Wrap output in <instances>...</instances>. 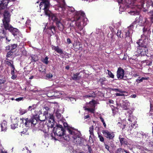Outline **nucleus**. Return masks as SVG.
<instances>
[{
    "label": "nucleus",
    "mask_w": 153,
    "mask_h": 153,
    "mask_svg": "<svg viewBox=\"0 0 153 153\" xmlns=\"http://www.w3.org/2000/svg\"><path fill=\"white\" fill-rule=\"evenodd\" d=\"M130 97L133 98H135L136 97V94L132 95Z\"/></svg>",
    "instance_id": "56"
},
{
    "label": "nucleus",
    "mask_w": 153,
    "mask_h": 153,
    "mask_svg": "<svg viewBox=\"0 0 153 153\" xmlns=\"http://www.w3.org/2000/svg\"><path fill=\"white\" fill-rule=\"evenodd\" d=\"M147 3L149 6H151L153 7V2L151 0H148L147 1Z\"/></svg>",
    "instance_id": "37"
},
{
    "label": "nucleus",
    "mask_w": 153,
    "mask_h": 153,
    "mask_svg": "<svg viewBox=\"0 0 153 153\" xmlns=\"http://www.w3.org/2000/svg\"><path fill=\"white\" fill-rule=\"evenodd\" d=\"M150 13L151 14L150 15L151 16V18L152 20H153V10L150 11Z\"/></svg>",
    "instance_id": "51"
},
{
    "label": "nucleus",
    "mask_w": 153,
    "mask_h": 153,
    "mask_svg": "<svg viewBox=\"0 0 153 153\" xmlns=\"http://www.w3.org/2000/svg\"><path fill=\"white\" fill-rule=\"evenodd\" d=\"M48 111H47V110H45L44 111L43 114L47 117V116L48 115Z\"/></svg>",
    "instance_id": "50"
},
{
    "label": "nucleus",
    "mask_w": 153,
    "mask_h": 153,
    "mask_svg": "<svg viewBox=\"0 0 153 153\" xmlns=\"http://www.w3.org/2000/svg\"><path fill=\"white\" fill-rule=\"evenodd\" d=\"M63 125L66 128L67 127L68 124L67 123H63Z\"/></svg>",
    "instance_id": "59"
},
{
    "label": "nucleus",
    "mask_w": 153,
    "mask_h": 153,
    "mask_svg": "<svg viewBox=\"0 0 153 153\" xmlns=\"http://www.w3.org/2000/svg\"><path fill=\"white\" fill-rule=\"evenodd\" d=\"M128 120L131 122H132L134 121V118H133V117L131 116H129Z\"/></svg>",
    "instance_id": "40"
},
{
    "label": "nucleus",
    "mask_w": 153,
    "mask_h": 153,
    "mask_svg": "<svg viewBox=\"0 0 153 153\" xmlns=\"http://www.w3.org/2000/svg\"><path fill=\"white\" fill-rule=\"evenodd\" d=\"M79 44V46L78 47V46H77V45H76V48L77 49H81V47H80V44L79 43H78Z\"/></svg>",
    "instance_id": "55"
},
{
    "label": "nucleus",
    "mask_w": 153,
    "mask_h": 153,
    "mask_svg": "<svg viewBox=\"0 0 153 153\" xmlns=\"http://www.w3.org/2000/svg\"><path fill=\"white\" fill-rule=\"evenodd\" d=\"M41 114H39V120L41 121H44L47 119V117L42 114L41 111L40 112Z\"/></svg>",
    "instance_id": "22"
},
{
    "label": "nucleus",
    "mask_w": 153,
    "mask_h": 153,
    "mask_svg": "<svg viewBox=\"0 0 153 153\" xmlns=\"http://www.w3.org/2000/svg\"><path fill=\"white\" fill-rule=\"evenodd\" d=\"M52 49L54 50L60 54L63 53V51L60 48H59V47L54 46L52 47Z\"/></svg>",
    "instance_id": "20"
},
{
    "label": "nucleus",
    "mask_w": 153,
    "mask_h": 153,
    "mask_svg": "<svg viewBox=\"0 0 153 153\" xmlns=\"http://www.w3.org/2000/svg\"><path fill=\"white\" fill-rule=\"evenodd\" d=\"M11 67L12 68V69L11 70H13V71H14L15 69V68L13 64L11 65Z\"/></svg>",
    "instance_id": "60"
},
{
    "label": "nucleus",
    "mask_w": 153,
    "mask_h": 153,
    "mask_svg": "<svg viewBox=\"0 0 153 153\" xmlns=\"http://www.w3.org/2000/svg\"><path fill=\"white\" fill-rule=\"evenodd\" d=\"M142 17L140 16L139 18V22L140 23H141V25H144L145 23H147V20L146 18H144L143 20H142Z\"/></svg>",
    "instance_id": "19"
},
{
    "label": "nucleus",
    "mask_w": 153,
    "mask_h": 153,
    "mask_svg": "<svg viewBox=\"0 0 153 153\" xmlns=\"http://www.w3.org/2000/svg\"><path fill=\"white\" fill-rule=\"evenodd\" d=\"M17 77V76L16 75H12L11 77V78L12 79H15Z\"/></svg>",
    "instance_id": "52"
},
{
    "label": "nucleus",
    "mask_w": 153,
    "mask_h": 153,
    "mask_svg": "<svg viewBox=\"0 0 153 153\" xmlns=\"http://www.w3.org/2000/svg\"><path fill=\"white\" fill-rule=\"evenodd\" d=\"M90 104L92 103L93 105L95 104V101H92L89 102Z\"/></svg>",
    "instance_id": "64"
},
{
    "label": "nucleus",
    "mask_w": 153,
    "mask_h": 153,
    "mask_svg": "<svg viewBox=\"0 0 153 153\" xmlns=\"http://www.w3.org/2000/svg\"><path fill=\"white\" fill-rule=\"evenodd\" d=\"M133 33V30H128L126 32V37H130Z\"/></svg>",
    "instance_id": "25"
},
{
    "label": "nucleus",
    "mask_w": 153,
    "mask_h": 153,
    "mask_svg": "<svg viewBox=\"0 0 153 153\" xmlns=\"http://www.w3.org/2000/svg\"><path fill=\"white\" fill-rule=\"evenodd\" d=\"M6 64L8 66H10L13 64V63H11L10 62L8 61H6Z\"/></svg>",
    "instance_id": "49"
},
{
    "label": "nucleus",
    "mask_w": 153,
    "mask_h": 153,
    "mask_svg": "<svg viewBox=\"0 0 153 153\" xmlns=\"http://www.w3.org/2000/svg\"><path fill=\"white\" fill-rule=\"evenodd\" d=\"M108 71V74L109 76L111 78H113L114 77V75L111 72L108 70H107Z\"/></svg>",
    "instance_id": "35"
},
{
    "label": "nucleus",
    "mask_w": 153,
    "mask_h": 153,
    "mask_svg": "<svg viewBox=\"0 0 153 153\" xmlns=\"http://www.w3.org/2000/svg\"><path fill=\"white\" fill-rule=\"evenodd\" d=\"M133 25L131 24L129 27H128V29L129 30H132V29L133 28Z\"/></svg>",
    "instance_id": "48"
},
{
    "label": "nucleus",
    "mask_w": 153,
    "mask_h": 153,
    "mask_svg": "<svg viewBox=\"0 0 153 153\" xmlns=\"http://www.w3.org/2000/svg\"><path fill=\"white\" fill-rule=\"evenodd\" d=\"M23 99V97H19V98H16L15 99V100L17 101H19L22 100Z\"/></svg>",
    "instance_id": "44"
},
{
    "label": "nucleus",
    "mask_w": 153,
    "mask_h": 153,
    "mask_svg": "<svg viewBox=\"0 0 153 153\" xmlns=\"http://www.w3.org/2000/svg\"><path fill=\"white\" fill-rule=\"evenodd\" d=\"M67 42L68 44H70L71 43V41L69 38H68L67 39Z\"/></svg>",
    "instance_id": "57"
},
{
    "label": "nucleus",
    "mask_w": 153,
    "mask_h": 153,
    "mask_svg": "<svg viewBox=\"0 0 153 153\" xmlns=\"http://www.w3.org/2000/svg\"><path fill=\"white\" fill-rule=\"evenodd\" d=\"M36 107V105L33 104L32 106H30L27 109L28 111H31L33 110H34Z\"/></svg>",
    "instance_id": "26"
},
{
    "label": "nucleus",
    "mask_w": 153,
    "mask_h": 153,
    "mask_svg": "<svg viewBox=\"0 0 153 153\" xmlns=\"http://www.w3.org/2000/svg\"><path fill=\"white\" fill-rule=\"evenodd\" d=\"M44 109H45V110H47V111H48V110H49V108L47 106L45 107L44 108Z\"/></svg>",
    "instance_id": "58"
},
{
    "label": "nucleus",
    "mask_w": 153,
    "mask_h": 153,
    "mask_svg": "<svg viewBox=\"0 0 153 153\" xmlns=\"http://www.w3.org/2000/svg\"><path fill=\"white\" fill-rule=\"evenodd\" d=\"M89 117V116L88 115H87L84 116V118L85 119H86L88 118Z\"/></svg>",
    "instance_id": "62"
},
{
    "label": "nucleus",
    "mask_w": 153,
    "mask_h": 153,
    "mask_svg": "<svg viewBox=\"0 0 153 153\" xmlns=\"http://www.w3.org/2000/svg\"><path fill=\"white\" fill-rule=\"evenodd\" d=\"M5 30H8L10 32L13 33V34L14 36L16 35L17 33L18 32L19 30L16 28H13L12 26L10 25H9L8 27H4Z\"/></svg>",
    "instance_id": "10"
},
{
    "label": "nucleus",
    "mask_w": 153,
    "mask_h": 153,
    "mask_svg": "<svg viewBox=\"0 0 153 153\" xmlns=\"http://www.w3.org/2000/svg\"><path fill=\"white\" fill-rule=\"evenodd\" d=\"M1 3H0V10H2L5 9L6 10L7 9L8 10L12 8V7L11 6L8 8H7V6L8 4L9 3L8 1L7 0H1Z\"/></svg>",
    "instance_id": "6"
},
{
    "label": "nucleus",
    "mask_w": 153,
    "mask_h": 153,
    "mask_svg": "<svg viewBox=\"0 0 153 153\" xmlns=\"http://www.w3.org/2000/svg\"><path fill=\"white\" fill-rule=\"evenodd\" d=\"M37 128H35L33 130V131H36V130H40L43 131L44 133H46V131L45 129V125L43 123H38L36 126Z\"/></svg>",
    "instance_id": "9"
},
{
    "label": "nucleus",
    "mask_w": 153,
    "mask_h": 153,
    "mask_svg": "<svg viewBox=\"0 0 153 153\" xmlns=\"http://www.w3.org/2000/svg\"><path fill=\"white\" fill-rule=\"evenodd\" d=\"M112 91L116 92H119L121 93L126 92L123 91L122 90L118 88H113L112 89Z\"/></svg>",
    "instance_id": "31"
},
{
    "label": "nucleus",
    "mask_w": 153,
    "mask_h": 153,
    "mask_svg": "<svg viewBox=\"0 0 153 153\" xmlns=\"http://www.w3.org/2000/svg\"><path fill=\"white\" fill-rule=\"evenodd\" d=\"M119 138L121 145H127V142L125 138H121L120 136H119Z\"/></svg>",
    "instance_id": "23"
},
{
    "label": "nucleus",
    "mask_w": 153,
    "mask_h": 153,
    "mask_svg": "<svg viewBox=\"0 0 153 153\" xmlns=\"http://www.w3.org/2000/svg\"><path fill=\"white\" fill-rule=\"evenodd\" d=\"M48 28L49 30H51V31L53 34L55 33V31L54 27L53 26H51L49 27Z\"/></svg>",
    "instance_id": "33"
},
{
    "label": "nucleus",
    "mask_w": 153,
    "mask_h": 153,
    "mask_svg": "<svg viewBox=\"0 0 153 153\" xmlns=\"http://www.w3.org/2000/svg\"><path fill=\"white\" fill-rule=\"evenodd\" d=\"M124 150L123 149H118V151L120 152V153H123V150Z\"/></svg>",
    "instance_id": "53"
},
{
    "label": "nucleus",
    "mask_w": 153,
    "mask_h": 153,
    "mask_svg": "<svg viewBox=\"0 0 153 153\" xmlns=\"http://www.w3.org/2000/svg\"><path fill=\"white\" fill-rule=\"evenodd\" d=\"M55 121L53 116H51L48 120V125L51 127H54L55 125Z\"/></svg>",
    "instance_id": "14"
},
{
    "label": "nucleus",
    "mask_w": 153,
    "mask_h": 153,
    "mask_svg": "<svg viewBox=\"0 0 153 153\" xmlns=\"http://www.w3.org/2000/svg\"><path fill=\"white\" fill-rule=\"evenodd\" d=\"M121 31H120V30L119 31V30H118L117 32V36L118 37H120V38L121 37H123V36L122 35H121Z\"/></svg>",
    "instance_id": "39"
},
{
    "label": "nucleus",
    "mask_w": 153,
    "mask_h": 153,
    "mask_svg": "<svg viewBox=\"0 0 153 153\" xmlns=\"http://www.w3.org/2000/svg\"><path fill=\"white\" fill-rule=\"evenodd\" d=\"M47 95L48 97H49L56 96V92L53 90H50L48 92Z\"/></svg>",
    "instance_id": "21"
},
{
    "label": "nucleus",
    "mask_w": 153,
    "mask_h": 153,
    "mask_svg": "<svg viewBox=\"0 0 153 153\" xmlns=\"http://www.w3.org/2000/svg\"><path fill=\"white\" fill-rule=\"evenodd\" d=\"M102 132L105 137L110 139H113L114 137L113 133L110 132L107 130H102Z\"/></svg>",
    "instance_id": "8"
},
{
    "label": "nucleus",
    "mask_w": 153,
    "mask_h": 153,
    "mask_svg": "<svg viewBox=\"0 0 153 153\" xmlns=\"http://www.w3.org/2000/svg\"><path fill=\"white\" fill-rule=\"evenodd\" d=\"M13 10V9L8 10L7 9L4 10L3 13V18L2 21L4 27H6V28L8 27L10 25L9 22L10 21L11 15L9 13V12L11 11L12 12Z\"/></svg>",
    "instance_id": "4"
},
{
    "label": "nucleus",
    "mask_w": 153,
    "mask_h": 153,
    "mask_svg": "<svg viewBox=\"0 0 153 153\" xmlns=\"http://www.w3.org/2000/svg\"><path fill=\"white\" fill-rule=\"evenodd\" d=\"M95 93L92 92L89 94L86 95L85 97H95Z\"/></svg>",
    "instance_id": "27"
},
{
    "label": "nucleus",
    "mask_w": 153,
    "mask_h": 153,
    "mask_svg": "<svg viewBox=\"0 0 153 153\" xmlns=\"http://www.w3.org/2000/svg\"><path fill=\"white\" fill-rule=\"evenodd\" d=\"M138 46L137 47V51L140 56H145L146 55L148 49L146 47V43L145 40L139 39L137 42Z\"/></svg>",
    "instance_id": "3"
},
{
    "label": "nucleus",
    "mask_w": 153,
    "mask_h": 153,
    "mask_svg": "<svg viewBox=\"0 0 153 153\" xmlns=\"http://www.w3.org/2000/svg\"><path fill=\"white\" fill-rule=\"evenodd\" d=\"M13 52L12 51L10 50V51L9 52H8L7 53V54L6 55V56L7 57H10V56H12L13 54Z\"/></svg>",
    "instance_id": "38"
},
{
    "label": "nucleus",
    "mask_w": 153,
    "mask_h": 153,
    "mask_svg": "<svg viewBox=\"0 0 153 153\" xmlns=\"http://www.w3.org/2000/svg\"><path fill=\"white\" fill-rule=\"evenodd\" d=\"M79 73H77L75 74H74L72 77V79L76 81L79 80L81 78V76H79Z\"/></svg>",
    "instance_id": "18"
},
{
    "label": "nucleus",
    "mask_w": 153,
    "mask_h": 153,
    "mask_svg": "<svg viewBox=\"0 0 153 153\" xmlns=\"http://www.w3.org/2000/svg\"><path fill=\"white\" fill-rule=\"evenodd\" d=\"M100 118L101 120V121L103 123V125H104L105 127H106V125L105 124V122L104 121V120L101 117H100Z\"/></svg>",
    "instance_id": "41"
},
{
    "label": "nucleus",
    "mask_w": 153,
    "mask_h": 153,
    "mask_svg": "<svg viewBox=\"0 0 153 153\" xmlns=\"http://www.w3.org/2000/svg\"><path fill=\"white\" fill-rule=\"evenodd\" d=\"M97 133L98 135V137L99 138L100 141L102 142H104V138L98 132Z\"/></svg>",
    "instance_id": "34"
},
{
    "label": "nucleus",
    "mask_w": 153,
    "mask_h": 153,
    "mask_svg": "<svg viewBox=\"0 0 153 153\" xmlns=\"http://www.w3.org/2000/svg\"><path fill=\"white\" fill-rule=\"evenodd\" d=\"M44 13L45 14L49 16L50 17H51L52 19L54 21H55L56 22H57V21H59V19L58 18L56 14H53L52 13H51V12L50 11H49V15H47L45 12V11H44Z\"/></svg>",
    "instance_id": "13"
},
{
    "label": "nucleus",
    "mask_w": 153,
    "mask_h": 153,
    "mask_svg": "<svg viewBox=\"0 0 153 153\" xmlns=\"http://www.w3.org/2000/svg\"><path fill=\"white\" fill-rule=\"evenodd\" d=\"M53 76V75L51 74L50 73L47 74L46 75V77L49 79L52 78Z\"/></svg>",
    "instance_id": "42"
},
{
    "label": "nucleus",
    "mask_w": 153,
    "mask_h": 153,
    "mask_svg": "<svg viewBox=\"0 0 153 153\" xmlns=\"http://www.w3.org/2000/svg\"><path fill=\"white\" fill-rule=\"evenodd\" d=\"M146 78L142 77L141 79H138L136 80V82L138 83L142 82L143 80L147 79Z\"/></svg>",
    "instance_id": "32"
},
{
    "label": "nucleus",
    "mask_w": 153,
    "mask_h": 153,
    "mask_svg": "<svg viewBox=\"0 0 153 153\" xmlns=\"http://www.w3.org/2000/svg\"><path fill=\"white\" fill-rule=\"evenodd\" d=\"M93 130H94V127L93 126H91L89 128V131L90 132V134L91 135L94 136V134L93 133Z\"/></svg>",
    "instance_id": "30"
},
{
    "label": "nucleus",
    "mask_w": 153,
    "mask_h": 153,
    "mask_svg": "<svg viewBox=\"0 0 153 153\" xmlns=\"http://www.w3.org/2000/svg\"><path fill=\"white\" fill-rule=\"evenodd\" d=\"M69 100H70V101L72 103H74V102L76 101L75 99L73 98H70Z\"/></svg>",
    "instance_id": "45"
},
{
    "label": "nucleus",
    "mask_w": 153,
    "mask_h": 153,
    "mask_svg": "<svg viewBox=\"0 0 153 153\" xmlns=\"http://www.w3.org/2000/svg\"><path fill=\"white\" fill-rule=\"evenodd\" d=\"M123 108L125 109H127V105H126V104H123Z\"/></svg>",
    "instance_id": "61"
},
{
    "label": "nucleus",
    "mask_w": 153,
    "mask_h": 153,
    "mask_svg": "<svg viewBox=\"0 0 153 153\" xmlns=\"http://www.w3.org/2000/svg\"><path fill=\"white\" fill-rule=\"evenodd\" d=\"M20 120H22V121L24 122V120L25 121V125L26 126V127L29 126V125H30V124L31 125V119H29L28 118H21Z\"/></svg>",
    "instance_id": "16"
},
{
    "label": "nucleus",
    "mask_w": 153,
    "mask_h": 153,
    "mask_svg": "<svg viewBox=\"0 0 153 153\" xmlns=\"http://www.w3.org/2000/svg\"><path fill=\"white\" fill-rule=\"evenodd\" d=\"M31 126L33 128V130L35 128H36L37 125L38 124L37 123V120L34 117H32L31 118Z\"/></svg>",
    "instance_id": "12"
},
{
    "label": "nucleus",
    "mask_w": 153,
    "mask_h": 153,
    "mask_svg": "<svg viewBox=\"0 0 153 153\" xmlns=\"http://www.w3.org/2000/svg\"><path fill=\"white\" fill-rule=\"evenodd\" d=\"M17 45L16 44H10L6 47V50H10L13 52H14L17 50Z\"/></svg>",
    "instance_id": "11"
},
{
    "label": "nucleus",
    "mask_w": 153,
    "mask_h": 153,
    "mask_svg": "<svg viewBox=\"0 0 153 153\" xmlns=\"http://www.w3.org/2000/svg\"><path fill=\"white\" fill-rule=\"evenodd\" d=\"M57 26L58 27V29L60 30H62L64 28V26L62 23L61 20H59L56 22Z\"/></svg>",
    "instance_id": "15"
},
{
    "label": "nucleus",
    "mask_w": 153,
    "mask_h": 153,
    "mask_svg": "<svg viewBox=\"0 0 153 153\" xmlns=\"http://www.w3.org/2000/svg\"><path fill=\"white\" fill-rule=\"evenodd\" d=\"M1 126L2 131H5L7 129V123L6 121H4L1 123Z\"/></svg>",
    "instance_id": "17"
},
{
    "label": "nucleus",
    "mask_w": 153,
    "mask_h": 153,
    "mask_svg": "<svg viewBox=\"0 0 153 153\" xmlns=\"http://www.w3.org/2000/svg\"><path fill=\"white\" fill-rule=\"evenodd\" d=\"M11 128L12 129H15L18 126V124L17 123H14L11 125Z\"/></svg>",
    "instance_id": "36"
},
{
    "label": "nucleus",
    "mask_w": 153,
    "mask_h": 153,
    "mask_svg": "<svg viewBox=\"0 0 153 153\" xmlns=\"http://www.w3.org/2000/svg\"><path fill=\"white\" fill-rule=\"evenodd\" d=\"M22 53L23 55H26L27 54V52L25 50H22Z\"/></svg>",
    "instance_id": "46"
},
{
    "label": "nucleus",
    "mask_w": 153,
    "mask_h": 153,
    "mask_svg": "<svg viewBox=\"0 0 153 153\" xmlns=\"http://www.w3.org/2000/svg\"><path fill=\"white\" fill-rule=\"evenodd\" d=\"M115 95L116 96H124V94H123L118 93H116L115 94Z\"/></svg>",
    "instance_id": "47"
},
{
    "label": "nucleus",
    "mask_w": 153,
    "mask_h": 153,
    "mask_svg": "<svg viewBox=\"0 0 153 153\" xmlns=\"http://www.w3.org/2000/svg\"><path fill=\"white\" fill-rule=\"evenodd\" d=\"M105 149H107V150L108 151H109V146L108 145L106 144H105Z\"/></svg>",
    "instance_id": "54"
},
{
    "label": "nucleus",
    "mask_w": 153,
    "mask_h": 153,
    "mask_svg": "<svg viewBox=\"0 0 153 153\" xmlns=\"http://www.w3.org/2000/svg\"><path fill=\"white\" fill-rule=\"evenodd\" d=\"M85 13L82 11H79L77 12L76 15L74 17V20L77 21L75 22L76 25L80 31H81L83 28V26L81 25L79 20L83 19L85 16Z\"/></svg>",
    "instance_id": "5"
},
{
    "label": "nucleus",
    "mask_w": 153,
    "mask_h": 153,
    "mask_svg": "<svg viewBox=\"0 0 153 153\" xmlns=\"http://www.w3.org/2000/svg\"><path fill=\"white\" fill-rule=\"evenodd\" d=\"M11 74L12 75H14V71H13V70H11Z\"/></svg>",
    "instance_id": "63"
},
{
    "label": "nucleus",
    "mask_w": 153,
    "mask_h": 153,
    "mask_svg": "<svg viewBox=\"0 0 153 153\" xmlns=\"http://www.w3.org/2000/svg\"><path fill=\"white\" fill-rule=\"evenodd\" d=\"M6 32L5 30L4 29H2L0 32V37L2 38L5 37Z\"/></svg>",
    "instance_id": "24"
},
{
    "label": "nucleus",
    "mask_w": 153,
    "mask_h": 153,
    "mask_svg": "<svg viewBox=\"0 0 153 153\" xmlns=\"http://www.w3.org/2000/svg\"><path fill=\"white\" fill-rule=\"evenodd\" d=\"M48 58L47 56H46L45 58L42 59V62L46 65L48 63L49 61H48Z\"/></svg>",
    "instance_id": "28"
},
{
    "label": "nucleus",
    "mask_w": 153,
    "mask_h": 153,
    "mask_svg": "<svg viewBox=\"0 0 153 153\" xmlns=\"http://www.w3.org/2000/svg\"><path fill=\"white\" fill-rule=\"evenodd\" d=\"M117 78L119 79H123L125 75L124 71L121 68H118L117 72Z\"/></svg>",
    "instance_id": "7"
},
{
    "label": "nucleus",
    "mask_w": 153,
    "mask_h": 153,
    "mask_svg": "<svg viewBox=\"0 0 153 153\" xmlns=\"http://www.w3.org/2000/svg\"><path fill=\"white\" fill-rule=\"evenodd\" d=\"M129 1L128 0H125L124 6L123 3L120 7L119 10L120 11H123L126 8L131 7L134 8L136 11L132 10L129 13L131 15H137L139 13V12L140 9L144 7V4L143 0H130Z\"/></svg>",
    "instance_id": "2"
},
{
    "label": "nucleus",
    "mask_w": 153,
    "mask_h": 153,
    "mask_svg": "<svg viewBox=\"0 0 153 153\" xmlns=\"http://www.w3.org/2000/svg\"><path fill=\"white\" fill-rule=\"evenodd\" d=\"M67 129L69 133L67 136L64 135L65 130L62 126L57 125L56 126L54 127L53 132L55 135L60 137L66 140H71L77 144L81 143V134L79 131L77 130L71 129L68 128Z\"/></svg>",
    "instance_id": "1"
},
{
    "label": "nucleus",
    "mask_w": 153,
    "mask_h": 153,
    "mask_svg": "<svg viewBox=\"0 0 153 153\" xmlns=\"http://www.w3.org/2000/svg\"><path fill=\"white\" fill-rule=\"evenodd\" d=\"M19 111L20 114L21 115H22L26 113L27 111V110L25 109L21 108L19 109Z\"/></svg>",
    "instance_id": "29"
},
{
    "label": "nucleus",
    "mask_w": 153,
    "mask_h": 153,
    "mask_svg": "<svg viewBox=\"0 0 153 153\" xmlns=\"http://www.w3.org/2000/svg\"><path fill=\"white\" fill-rule=\"evenodd\" d=\"M85 110H87L88 111H90V112L92 113H93L94 111V109L93 108H85Z\"/></svg>",
    "instance_id": "43"
}]
</instances>
